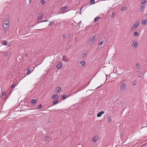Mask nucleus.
Instances as JSON below:
<instances>
[{
  "instance_id": "1",
  "label": "nucleus",
  "mask_w": 147,
  "mask_h": 147,
  "mask_svg": "<svg viewBox=\"0 0 147 147\" xmlns=\"http://www.w3.org/2000/svg\"><path fill=\"white\" fill-rule=\"evenodd\" d=\"M140 23V21L139 20H138L136 21L134 24L132 26L130 29V31L131 32H133L139 26Z\"/></svg>"
},
{
  "instance_id": "2",
  "label": "nucleus",
  "mask_w": 147,
  "mask_h": 147,
  "mask_svg": "<svg viewBox=\"0 0 147 147\" xmlns=\"http://www.w3.org/2000/svg\"><path fill=\"white\" fill-rule=\"evenodd\" d=\"M10 18L9 16H6L5 18L3 19V25H9Z\"/></svg>"
},
{
  "instance_id": "3",
  "label": "nucleus",
  "mask_w": 147,
  "mask_h": 147,
  "mask_svg": "<svg viewBox=\"0 0 147 147\" xmlns=\"http://www.w3.org/2000/svg\"><path fill=\"white\" fill-rule=\"evenodd\" d=\"M9 25H6V24L3 25V29L5 32H7L9 28Z\"/></svg>"
},
{
  "instance_id": "4",
  "label": "nucleus",
  "mask_w": 147,
  "mask_h": 147,
  "mask_svg": "<svg viewBox=\"0 0 147 147\" xmlns=\"http://www.w3.org/2000/svg\"><path fill=\"white\" fill-rule=\"evenodd\" d=\"M95 36H93L92 38H90V40L88 42L90 44H92L93 42L95 40Z\"/></svg>"
},
{
  "instance_id": "5",
  "label": "nucleus",
  "mask_w": 147,
  "mask_h": 147,
  "mask_svg": "<svg viewBox=\"0 0 147 147\" xmlns=\"http://www.w3.org/2000/svg\"><path fill=\"white\" fill-rule=\"evenodd\" d=\"M67 7L66 6L64 7H62L61 10V11L63 12V13L66 12L67 11H66L67 9Z\"/></svg>"
},
{
  "instance_id": "6",
  "label": "nucleus",
  "mask_w": 147,
  "mask_h": 147,
  "mask_svg": "<svg viewBox=\"0 0 147 147\" xmlns=\"http://www.w3.org/2000/svg\"><path fill=\"white\" fill-rule=\"evenodd\" d=\"M125 84L124 83L122 84L121 86V91L125 89Z\"/></svg>"
},
{
  "instance_id": "7",
  "label": "nucleus",
  "mask_w": 147,
  "mask_h": 147,
  "mask_svg": "<svg viewBox=\"0 0 147 147\" xmlns=\"http://www.w3.org/2000/svg\"><path fill=\"white\" fill-rule=\"evenodd\" d=\"M105 113V112L104 111H102L101 112H99L97 115V116L98 117H100L103 114Z\"/></svg>"
},
{
  "instance_id": "8",
  "label": "nucleus",
  "mask_w": 147,
  "mask_h": 147,
  "mask_svg": "<svg viewBox=\"0 0 147 147\" xmlns=\"http://www.w3.org/2000/svg\"><path fill=\"white\" fill-rule=\"evenodd\" d=\"M62 67V64L61 62H59L57 65V69H60Z\"/></svg>"
},
{
  "instance_id": "9",
  "label": "nucleus",
  "mask_w": 147,
  "mask_h": 147,
  "mask_svg": "<svg viewBox=\"0 0 147 147\" xmlns=\"http://www.w3.org/2000/svg\"><path fill=\"white\" fill-rule=\"evenodd\" d=\"M101 18L100 17H97L95 18L94 21L95 22H99V21L101 19Z\"/></svg>"
},
{
  "instance_id": "10",
  "label": "nucleus",
  "mask_w": 147,
  "mask_h": 147,
  "mask_svg": "<svg viewBox=\"0 0 147 147\" xmlns=\"http://www.w3.org/2000/svg\"><path fill=\"white\" fill-rule=\"evenodd\" d=\"M147 23V20L146 19H144L142 20V24L143 25H145Z\"/></svg>"
},
{
  "instance_id": "11",
  "label": "nucleus",
  "mask_w": 147,
  "mask_h": 147,
  "mask_svg": "<svg viewBox=\"0 0 147 147\" xmlns=\"http://www.w3.org/2000/svg\"><path fill=\"white\" fill-rule=\"evenodd\" d=\"M106 42V41L105 40H102L100 42L98 43V45H103L104 43H105Z\"/></svg>"
},
{
  "instance_id": "12",
  "label": "nucleus",
  "mask_w": 147,
  "mask_h": 147,
  "mask_svg": "<svg viewBox=\"0 0 147 147\" xmlns=\"http://www.w3.org/2000/svg\"><path fill=\"white\" fill-rule=\"evenodd\" d=\"M133 47L134 48H136L138 46V43L136 42H134L133 44Z\"/></svg>"
},
{
  "instance_id": "13",
  "label": "nucleus",
  "mask_w": 147,
  "mask_h": 147,
  "mask_svg": "<svg viewBox=\"0 0 147 147\" xmlns=\"http://www.w3.org/2000/svg\"><path fill=\"white\" fill-rule=\"evenodd\" d=\"M92 140L94 142H96L98 140V137L97 136H95L94 138H93L92 139Z\"/></svg>"
},
{
  "instance_id": "14",
  "label": "nucleus",
  "mask_w": 147,
  "mask_h": 147,
  "mask_svg": "<svg viewBox=\"0 0 147 147\" xmlns=\"http://www.w3.org/2000/svg\"><path fill=\"white\" fill-rule=\"evenodd\" d=\"M58 97V96L56 94H55L52 96V98L54 99H56Z\"/></svg>"
},
{
  "instance_id": "15",
  "label": "nucleus",
  "mask_w": 147,
  "mask_h": 147,
  "mask_svg": "<svg viewBox=\"0 0 147 147\" xmlns=\"http://www.w3.org/2000/svg\"><path fill=\"white\" fill-rule=\"evenodd\" d=\"M31 72V71L30 69H27V74H30Z\"/></svg>"
},
{
  "instance_id": "16",
  "label": "nucleus",
  "mask_w": 147,
  "mask_h": 147,
  "mask_svg": "<svg viewBox=\"0 0 147 147\" xmlns=\"http://www.w3.org/2000/svg\"><path fill=\"white\" fill-rule=\"evenodd\" d=\"M56 90L57 92H59L61 90V88L60 87H58L56 88Z\"/></svg>"
},
{
  "instance_id": "17",
  "label": "nucleus",
  "mask_w": 147,
  "mask_h": 147,
  "mask_svg": "<svg viewBox=\"0 0 147 147\" xmlns=\"http://www.w3.org/2000/svg\"><path fill=\"white\" fill-rule=\"evenodd\" d=\"M2 43V45H6L7 44V42L5 41H3Z\"/></svg>"
},
{
  "instance_id": "18",
  "label": "nucleus",
  "mask_w": 147,
  "mask_h": 147,
  "mask_svg": "<svg viewBox=\"0 0 147 147\" xmlns=\"http://www.w3.org/2000/svg\"><path fill=\"white\" fill-rule=\"evenodd\" d=\"M87 54L86 53H84L82 55V57L83 58H85L86 57Z\"/></svg>"
},
{
  "instance_id": "19",
  "label": "nucleus",
  "mask_w": 147,
  "mask_h": 147,
  "mask_svg": "<svg viewBox=\"0 0 147 147\" xmlns=\"http://www.w3.org/2000/svg\"><path fill=\"white\" fill-rule=\"evenodd\" d=\"M80 64L83 65L84 66L85 65V63L84 61H81L80 62Z\"/></svg>"
},
{
  "instance_id": "20",
  "label": "nucleus",
  "mask_w": 147,
  "mask_h": 147,
  "mask_svg": "<svg viewBox=\"0 0 147 147\" xmlns=\"http://www.w3.org/2000/svg\"><path fill=\"white\" fill-rule=\"evenodd\" d=\"M36 102V100L35 99H32L31 101V102L33 104H35Z\"/></svg>"
},
{
  "instance_id": "21",
  "label": "nucleus",
  "mask_w": 147,
  "mask_h": 147,
  "mask_svg": "<svg viewBox=\"0 0 147 147\" xmlns=\"http://www.w3.org/2000/svg\"><path fill=\"white\" fill-rule=\"evenodd\" d=\"M58 100H54L53 101V105H55L56 104L58 103Z\"/></svg>"
},
{
  "instance_id": "22",
  "label": "nucleus",
  "mask_w": 147,
  "mask_h": 147,
  "mask_svg": "<svg viewBox=\"0 0 147 147\" xmlns=\"http://www.w3.org/2000/svg\"><path fill=\"white\" fill-rule=\"evenodd\" d=\"M66 98V96L65 95H63L62 96H61V98L62 100H64V99H65Z\"/></svg>"
},
{
  "instance_id": "23",
  "label": "nucleus",
  "mask_w": 147,
  "mask_h": 147,
  "mask_svg": "<svg viewBox=\"0 0 147 147\" xmlns=\"http://www.w3.org/2000/svg\"><path fill=\"white\" fill-rule=\"evenodd\" d=\"M138 34V33L137 32H135L134 33V36H137Z\"/></svg>"
},
{
  "instance_id": "24",
  "label": "nucleus",
  "mask_w": 147,
  "mask_h": 147,
  "mask_svg": "<svg viewBox=\"0 0 147 147\" xmlns=\"http://www.w3.org/2000/svg\"><path fill=\"white\" fill-rule=\"evenodd\" d=\"M42 105H41V104H40L38 107L37 109H40L42 108Z\"/></svg>"
},
{
  "instance_id": "25",
  "label": "nucleus",
  "mask_w": 147,
  "mask_h": 147,
  "mask_svg": "<svg viewBox=\"0 0 147 147\" xmlns=\"http://www.w3.org/2000/svg\"><path fill=\"white\" fill-rule=\"evenodd\" d=\"M108 121L109 123H110L111 121V119L110 117H109L108 118Z\"/></svg>"
},
{
  "instance_id": "26",
  "label": "nucleus",
  "mask_w": 147,
  "mask_h": 147,
  "mask_svg": "<svg viewBox=\"0 0 147 147\" xmlns=\"http://www.w3.org/2000/svg\"><path fill=\"white\" fill-rule=\"evenodd\" d=\"M140 67V64L138 63H137L136 66V67L137 68H139Z\"/></svg>"
},
{
  "instance_id": "27",
  "label": "nucleus",
  "mask_w": 147,
  "mask_h": 147,
  "mask_svg": "<svg viewBox=\"0 0 147 147\" xmlns=\"http://www.w3.org/2000/svg\"><path fill=\"white\" fill-rule=\"evenodd\" d=\"M66 35L65 34H63V35H62V39H64L65 38H66Z\"/></svg>"
},
{
  "instance_id": "28",
  "label": "nucleus",
  "mask_w": 147,
  "mask_h": 147,
  "mask_svg": "<svg viewBox=\"0 0 147 147\" xmlns=\"http://www.w3.org/2000/svg\"><path fill=\"white\" fill-rule=\"evenodd\" d=\"M6 92H3L2 94V98H3V97L6 95Z\"/></svg>"
},
{
  "instance_id": "29",
  "label": "nucleus",
  "mask_w": 147,
  "mask_h": 147,
  "mask_svg": "<svg viewBox=\"0 0 147 147\" xmlns=\"http://www.w3.org/2000/svg\"><path fill=\"white\" fill-rule=\"evenodd\" d=\"M136 83H137V81L136 80L133 81L132 82V84L134 85H135L136 84Z\"/></svg>"
},
{
  "instance_id": "30",
  "label": "nucleus",
  "mask_w": 147,
  "mask_h": 147,
  "mask_svg": "<svg viewBox=\"0 0 147 147\" xmlns=\"http://www.w3.org/2000/svg\"><path fill=\"white\" fill-rule=\"evenodd\" d=\"M144 7H145V5H142L141 6L140 9H141V10H142V11H143V9H144Z\"/></svg>"
},
{
  "instance_id": "31",
  "label": "nucleus",
  "mask_w": 147,
  "mask_h": 147,
  "mask_svg": "<svg viewBox=\"0 0 147 147\" xmlns=\"http://www.w3.org/2000/svg\"><path fill=\"white\" fill-rule=\"evenodd\" d=\"M146 3V1H145V0H144L143 1H142L141 2V4H144V5Z\"/></svg>"
},
{
  "instance_id": "32",
  "label": "nucleus",
  "mask_w": 147,
  "mask_h": 147,
  "mask_svg": "<svg viewBox=\"0 0 147 147\" xmlns=\"http://www.w3.org/2000/svg\"><path fill=\"white\" fill-rule=\"evenodd\" d=\"M16 85L14 84H13L11 86V87L12 88H13L15 86H16Z\"/></svg>"
},
{
  "instance_id": "33",
  "label": "nucleus",
  "mask_w": 147,
  "mask_h": 147,
  "mask_svg": "<svg viewBox=\"0 0 147 147\" xmlns=\"http://www.w3.org/2000/svg\"><path fill=\"white\" fill-rule=\"evenodd\" d=\"M4 55L5 56H7L8 55V53L7 51H6L4 53Z\"/></svg>"
},
{
  "instance_id": "34",
  "label": "nucleus",
  "mask_w": 147,
  "mask_h": 147,
  "mask_svg": "<svg viewBox=\"0 0 147 147\" xmlns=\"http://www.w3.org/2000/svg\"><path fill=\"white\" fill-rule=\"evenodd\" d=\"M126 8L125 7H122L121 8V10L122 11L125 10V9Z\"/></svg>"
},
{
  "instance_id": "35",
  "label": "nucleus",
  "mask_w": 147,
  "mask_h": 147,
  "mask_svg": "<svg viewBox=\"0 0 147 147\" xmlns=\"http://www.w3.org/2000/svg\"><path fill=\"white\" fill-rule=\"evenodd\" d=\"M40 2L42 4H44V3H45V1L44 0H42Z\"/></svg>"
},
{
  "instance_id": "36",
  "label": "nucleus",
  "mask_w": 147,
  "mask_h": 147,
  "mask_svg": "<svg viewBox=\"0 0 147 147\" xmlns=\"http://www.w3.org/2000/svg\"><path fill=\"white\" fill-rule=\"evenodd\" d=\"M42 17V16L41 15L40 16H38V20H40Z\"/></svg>"
},
{
  "instance_id": "37",
  "label": "nucleus",
  "mask_w": 147,
  "mask_h": 147,
  "mask_svg": "<svg viewBox=\"0 0 147 147\" xmlns=\"http://www.w3.org/2000/svg\"><path fill=\"white\" fill-rule=\"evenodd\" d=\"M49 139V137L48 136H46L45 137V139L48 140Z\"/></svg>"
},
{
  "instance_id": "38",
  "label": "nucleus",
  "mask_w": 147,
  "mask_h": 147,
  "mask_svg": "<svg viewBox=\"0 0 147 147\" xmlns=\"http://www.w3.org/2000/svg\"><path fill=\"white\" fill-rule=\"evenodd\" d=\"M63 60L66 61V57L65 56H64L63 57Z\"/></svg>"
},
{
  "instance_id": "39",
  "label": "nucleus",
  "mask_w": 147,
  "mask_h": 147,
  "mask_svg": "<svg viewBox=\"0 0 147 147\" xmlns=\"http://www.w3.org/2000/svg\"><path fill=\"white\" fill-rule=\"evenodd\" d=\"M54 22V21H53V22H51L50 24H49V26H51V25L53 23V22Z\"/></svg>"
},
{
  "instance_id": "40",
  "label": "nucleus",
  "mask_w": 147,
  "mask_h": 147,
  "mask_svg": "<svg viewBox=\"0 0 147 147\" xmlns=\"http://www.w3.org/2000/svg\"><path fill=\"white\" fill-rule=\"evenodd\" d=\"M94 0H91V3H92L93 4H94Z\"/></svg>"
},
{
  "instance_id": "41",
  "label": "nucleus",
  "mask_w": 147,
  "mask_h": 147,
  "mask_svg": "<svg viewBox=\"0 0 147 147\" xmlns=\"http://www.w3.org/2000/svg\"><path fill=\"white\" fill-rule=\"evenodd\" d=\"M114 14H115V13L114 12H112L113 15H114Z\"/></svg>"
},
{
  "instance_id": "42",
  "label": "nucleus",
  "mask_w": 147,
  "mask_h": 147,
  "mask_svg": "<svg viewBox=\"0 0 147 147\" xmlns=\"http://www.w3.org/2000/svg\"><path fill=\"white\" fill-rule=\"evenodd\" d=\"M47 21H48V20H46V21H42V22H47Z\"/></svg>"
}]
</instances>
